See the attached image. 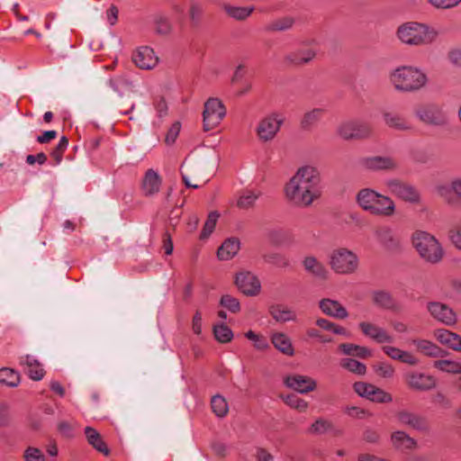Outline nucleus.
<instances>
[{"instance_id": "42", "label": "nucleus", "mask_w": 461, "mask_h": 461, "mask_svg": "<svg viewBox=\"0 0 461 461\" xmlns=\"http://www.w3.org/2000/svg\"><path fill=\"white\" fill-rule=\"evenodd\" d=\"M433 366L442 372L453 375H461V362L452 359H439L433 363Z\"/></svg>"}, {"instance_id": "33", "label": "nucleus", "mask_w": 461, "mask_h": 461, "mask_svg": "<svg viewBox=\"0 0 461 461\" xmlns=\"http://www.w3.org/2000/svg\"><path fill=\"white\" fill-rule=\"evenodd\" d=\"M221 7L227 15L237 21L246 20L255 10L253 6H234L227 3L222 4Z\"/></svg>"}, {"instance_id": "49", "label": "nucleus", "mask_w": 461, "mask_h": 461, "mask_svg": "<svg viewBox=\"0 0 461 461\" xmlns=\"http://www.w3.org/2000/svg\"><path fill=\"white\" fill-rule=\"evenodd\" d=\"M378 198H383L387 202H392L390 198L369 188L362 189L357 194V202H375Z\"/></svg>"}, {"instance_id": "56", "label": "nucleus", "mask_w": 461, "mask_h": 461, "mask_svg": "<svg viewBox=\"0 0 461 461\" xmlns=\"http://www.w3.org/2000/svg\"><path fill=\"white\" fill-rule=\"evenodd\" d=\"M353 387L355 392L358 395L366 397L368 400H371L375 386L371 384H366L365 382H357L354 384Z\"/></svg>"}, {"instance_id": "31", "label": "nucleus", "mask_w": 461, "mask_h": 461, "mask_svg": "<svg viewBox=\"0 0 461 461\" xmlns=\"http://www.w3.org/2000/svg\"><path fill=\"white\" fill-rule=\"evenodd\" d=\"M438 340L455 351L461 352V336L447 330H439L436 333Z\"/></svg>"}, {"instance_id": "64", "label": "nucleus", "mask_w": 461, "mask_h": 461, "mask_svg": "<svg viewBox=\"0 0 461 461\" xmlns=\"http://www.w3.org/2000/svg\"><path fill=\"white\" fill-rule=\"evenodd\" d=\"M448 238L454 246L461 250V226L450 230L448 231Z\"/></svg>"}, {"instance_id": "41", "label": "nucleus", "mask_w": 461, "mask_h": 461, "mask_svg": "<svg viewBox=\"0 0 461 461\" xmlns=\"http://www.w3.org/2000/svg\"><path fill=\"white\" fill-rule=\"evenodd\" d=\"M154 28L157 34L167 36L173 31V23L168 16L158 14L154 18Z\"/></svg>"}, {"instance_id": "20", "label": "nucleus", "mask_w": 461, "mask_h": 461, "mask_svg": "<svg viewBox=\"0 0 461 461\" xmlns=\"http://www.w3.org/2000/svg\"><path fill=\"white\" fill-rule=\"evenodd\" d=\"M382 118L384 124L390 129L399 131H411L413 129L411 122L396 112L384 110L382 112Z\"/></svg>"}, {"instance_id": "57", "label": "nucleus", "mask_w": 461, "mask_h": 461, "mask_svg": "<svg viewBox=\"0 0 461 461\" xmlns=\"http://www.w3.org/2000/svg\"><path fill=\"white\" fill-rule=\"evenodd\" d=\"M68 145V139L65 136L61 137L57 146L51 152V157L55 159L56 164H59L62 160V155Z\"/></svg>"}, {"instance_id": "18", "label": "nucleus", "mask_w": 461, "mask_h": 461, "mask_svg": "<svg viewBox=\"0 0 461 461\" xmlns=\"http://www.w3.org/2000/svg\"><path fill=\"white\" fill-rule=\"evenodd\" d=\"M361 164L365 168L374 171H392L398 167L397 160L390 156L366 157L361 160Z\"/></svg>"}, {"instance_id": "21", "label": "nucleus", "mask_w": 461, "mask_h": 461, "mask_svg": "<svg viewBox=\"0 0 461 461\" xmlns=\"http://www.w3.org/2000/svg\"><path fill=\"white\" fill-rule=\"evenodd\" d=\"M285 383L289 388L300 393H308L314 391L317 387V383L314 379L302 375H289L285 378Z\"/></svg>"}, {"instance_id": "51", "label": "nucleus", "mask_w": 461, "mask_h": 461, "mask_svg": "<svg viewBox=\"0 0 461 461\" xmlns=\"http://www.w3.org/2000/svg\"><path fill=\"white\" fill-rule=\"evenodd\" d=\"M373 369L376 375L383 378H392L394 375L395 369L394 367L385 362H379L373 366Z\"/></svg>"}, {"instance_id": "12", "label": "nucleus", "mask_w": 461, "mask_h": 461, "mask_svg": "<svg viewBox=\"0 0 461 461\" xmlns=\"http://www.w3.org/2000/svg\"><path fill=\"white\" fill-rule=\"evenodd\" d=\"M358 329L362 334L378 344H391L394 337L384 328L371 321H360Z\"/></svg>"}, {"instance_id": "34", "label": "nucleus", "mask_w": 461, "mask_h": 461, "mask_svg": "<svg viewBox=\"0 0 461 461\" xmlns=\"http://www.w3.org/2000/svg\"><path fill=\"white\" fill-rule=\"evenodd\" d=\"M295 23V18L291 15H285L271 21L267 26L268 32H281L291 30Z\"/></svg>"}, {"instance_id": "9", "label": "nucleus", "mask_w": 461, "mask_h": 461, "mask_svg": "<svg viewBox=\"0 0 461 461\" xmlns=\"http://www.w3.org/2000/svg\"><path fill=\"white\" fill-rule=\"evenodd\" d=\"M226 114V108L218 98H209L203 112V130L216 128Z\"/></svg>"}, {"instance_id": "7", "label": "nucleus", "mask_w": 461, "mask_h": 461, "mask_svg": "<svg viewBox=\"0 0 461 461\" xmlns=\"http://www.w3.org/2000/svg\"><path fill=\"white\" fill-rule=\"evenodd\" d=\"M337 132L346 140H366L372 136L373 127L370 123L366 122L348 120L339 123Z\"/></svg>"}, {"instance_id": "25", "label": "nucleus", "mask_w": 461, "mask_h": 461, "mask_svg": "<svg viewBox=\"0 0 461 461\" xmlns=\"http://www.w3.org/2000/svg\"><path fill=\"white\" fill-rule=\"evenodd\" d=\"M411 344L416 348L417 351L426 357H443L447 352L427 339H414Z\"/></svg>"}, {"instance_id": "8", "label": "nucleus", "mask_w": 461, "mask_h": 461, "mask_svg": "<svg viewBox=\"0 0 461 461\" xmlns=\"http://www.w3.org/2000/svg\"><path fill=\"white\" fill-rule=\"evenodd\" d=\"M417 118L425 124L444 126L447 123V116L441 105L429 103L418 105L414 110Z\"/></svg>"}, {"instance_id": "17", "label": "nucleus", "mask_w": 461, "mask_h": 461, "mask_svg": "<svg viewBox=\"0 0 461 461\" xmlns=\"http://www.w3.org/2000/svg\"><path fill=\"white\" fill-rule=\"evenodd\" d=\"M435 192L442 199L449 202L461 201V176H456L447 183H439L435 186Z\"/></svg>"}, {"instance_id": "45", "label": "nucleus", "mask_w": 461, "mask_h": 461, "mask_svg": "<svg viewBox=\"0 0 461 461\" xmlns=\"http://www.w3.org/2000/svg\"><path fill=\"white\" fill-rule=\"evenodd\" d=\"M340 366L357 375H365L366 372V366L365 364L354 359V358H343L340 362Z\"/></svg>"}, {"instance_id": "10", "label": "nucleus", "mask_w": 461, "mask_h": 461, "mask_svg": "<svg viewBox=\"0 0 461 461\" xmlns=\"http://www.w3.org/2000/svg\"><path fill=\"white\" fill-rule=\"evenodd\" d=\"M284 122V117L278 113H272L258 122L257 134L260 140L270 141L279 131Z\"/></svg>"}, {"instance_id": "55", "label": "nucleus", "mask_w": 461, "mask_h": 461, "mask_svg": "<svg viewBox=\"0 0 461 461\" xmlns=\"http://www.w3.org/2000/svg\"><path fill=\"white\" fill-rule=\"evenodd\" d=\"M284 402L293 409L300 411H305L308 408V402L295 394H289L284 398Z\"/></svg>"}, {"instance_id": "4", "label": "nucleus", "mask_w": 461, "mask_h": 461, "mask_svg": "<svg viewBox=\"0 0 461 461\" xmlns=\"http://www.w3.org/2000/svg\"><path fill=\"white\" fill-rule=\"evenodd\" d=\"M412 245L419 255L427 262H439L444 255L443 249L438 240L431 234L417 230L412 234Z\"/></svg>"}, {"instance_id": "54", "label": "nucleus", "mask_w": 461, "mask_h": 461, "mask_svg": "<svg viewBox=\"0 0 461 461\" xmlns=\"http://www.w3.org/2000/svg\"><path fill=\"white\" fill-rule=\"evenodd\" d=\"M220 304L232 313H237L240 311L239 300L230 294L222 295L220 300Z\"/></svg>"}, {"instance_id": "3", "label": "nucleus", "mask_w": 461, "mask_h": 461, "mask_svg": "<svg viewBox=\"0 0 461 461\" xmlns=\"http://www.w3.org/2000/svg\"><path fill=\"white\" fill-rule=\"evenodd\" d=\"M388 82L397 92L413 93L427 85L428 77L415 66H399L389 72Z\"/></svg>"}, {"instance_id": "11", "label": "nucleus", "mask_w": 461, "mask_h": 461, "mask_svg": "<svg viewBox=\"0 0 461 461\" xmlns=\"http://www.w3.org/2000/svg\"><path fill=\"white\" fill-rule=\"evenodd\" d=\"M395 418L402 426H407L423 433L429 431L430 426L427 418L416 412L401 410L395 413Z\"/></svg>"}, {"instance_id": "62", "label": "nucleus", "mask_w": 461, "mask_h": 461, "mask_svg": "<svg viewBox=\"0 0 461 461\" xmlns=\"http://www.w3.org/2000/svg\"><path fill=\"white\" fill-rule=\"evenodd\" d=\"M381 349L384 352V354H385L391 359L399 361L402 352L401 348L391 345H384L382 346Z\"/></svg>"}, {"instance_id": "19", "label": "nucleus", "mask_w": 461, "mask_h": 461, "mask_svg": "<svg viewBox=\"0 0 461 461\" xmlns=\"http://www.w3.org/2000/svg\"><path fill=\"white\" fill-rule=\"evenodd\" d=\"M132 61L140 69H152L158 64V58L151 48L142 46L132 54Z\"/></svg>"}, {"instance_id": "5", "label": "nucleus", "mask_w": 461, "mask_h": 461, "mask_svg": "<svg viewBox=\"0 0 461 461\" xmlns=\"http://www.w3.org/2000/svg\"><path fill=\"white\" fill-rule=\"evenodd\" d=\"M330 266L337 274L350 275L357 270L359 259L355 252L347 248H338L330 252Z\"/></svg>"}, {"instance_id": "44", "label": "nucleus", "mask_w": 461, "mask_h": 461, "mask_svg": "<svg viewBox=\"0 0 461 461\" xmlns=\"http://www.w3.org/2000/svg\"><path fill=\"white\" fill-rule=\"evenodd\" d=\"M20 382V375L14 370L5 367L0 369V383L11 387L18 385Z\"/></svg>"}, {"instance_id": "1", "label": "nucleus", "mask_w": 461, "mask_h": 461, "mask_svg": "<svg viewBox=\"0 0 461 461\" xmlns=\"http://www.w3.org/2000/svg\"><path fill=\"white\" fill-rule=\"evenodd\" d=\"M319 170L310 165L300 167L284 186L285 197L293 202H314L322 197Z\"/></svg>"}, {"instance_id": "24", "label": "nucleus", "mask_w": 461, "mask_h": 461, "mask_svg": "<svg viewBox=\"0 0 461 461\" xmlns=\"http://www.w3.org/2000/svg\"><path fill=\"white\" fill-rule=\"evenodd\" d=\"M187 1V17L192 28L201 26L204 16V5L201 0Z\"/></svg>"}, {"instance_id": "40", "label": "nucleus", "mask_w": 461, "mask_h": 461, "mask_svg": "<svg viewBox=\"0 0 461 461\" xmlns=\"http://www.w3.org/2000/svg\"><path fill=\"white\" fill-rule=\"evenodd\" d=\"M312 50H304L298 52H292L285 57L286 61L295 66H303L309 63L315 57Z\"/></svg>"}, {"instance_id": "43", "label": "nucleus", "mask_w": 461, "mask_h": 461, "mask_svg": "<svg viewBox=\"0 0 461 461\" xmlns=\"http://www.w3.org/2000/svg\"><path fill=\"white\" fill-rule=\"evenodd\" d=\"M270 312L272 317L277 321L285 322L296 319L294 312L282 305L273 306Z\"/></svg>"}, {"instance_id": "47", "label": "nucleus", "mask_w": 461, "mask_h": 461, "mask_svg": "<svg viewBox=\"0 0 461 461\" xmlns=\"http://www.w3.org/2000/svg\"><path fill=\"white\" fill-rule=\"evenodd\" d=\"M212 410L218 417H224L229 411L228 403L221 395H214L211 401Z\"/></svg>"}, {"instance_id": "61", "label": "nucleus", "mask_w": 461, "mask_h": 461, "mask_svg": "<svg viewBox=\"0 0 461 461\" xmlns=\"http://www.w3.org/2000/svg\"><path fill=\"white\" fill-rule=\"evenodd\" d=\"M24 458L27 461H45L41 451L35 447H28L24 452Z\"/></svg>"}, {"instance_id": "52", "label": "nucleus", "mask_w": 461, "mask_h": 461, "mask_svg": "<svg viewBox=\"0 0 461 461\" xmlns=\"http://www.w3.org/2000/svg\"><path fill=\"white\" fill-rule=\"evenodd\" d=\"M219 218V213L216 212H212L209 213L208 218L204 223L203 229L201 232L200 238L202 240L207 239L212 232L213 231L216 222Z\"/></svg>"}, {"instance_id": "2", "label": "nucleus", "mask_w": 461, "mask_h": 461, "mask_svg": "<svg viewBox=\"0 0 461 461\" xmlns=\"http://www.w3.org/2000/svg\"><path fill=\"white\" fill-rule=\"evenodd\" d=\"M439 35L437 28L424 23L406 22L399 25L395 32L396 39L404 45L420 47L430 45Z\"/></svg>"}, {"instance_id": "48", "label": "nucleus", "mask_w": 461, "mask_h": 461, "mask_svg": "<svg viewBox=\"0 0 461 461\" xmlns=\"http://www.w3.org/2000/svg\"><path fill=\"white\" fill-rule=\"evenodd\" d=\"M215 339L221 343L230 342L233 338L231 330L225 324H217L213 327Z\"/></svg>"}, {"instance_id": "29", "label": "nucleus", "mask_w": 461, "mask_h": 461, "mask_svg": "<svg viewBox=\"0 0 461 461\" xmlns=\"http://www.w3.org/2000/svg\"><path fill=\"white\" fill-rule=\"evenodd\" d=\"M240 242L237 238L227 239L218 249L217 256L221 260L231 259L240 250Z\"/></svg>"}, {"instance_id": "35", "label": "nucleus", "mask_w": 461, "mask_h": 461, "mask_svg": "<svg viewBox=\"0 0 461 461\" xmlns=\"http://www.w3.org/2000/svg\"><path fill=\"white\" fill-rule=\"evenodd\" d=\"M372 302L377 307L385 310H395L397 307L396 301L390 293L385 291H375L372 293Z\"/></svg>"}, {"instance_id": "38", "label": "nucleus", "mask_w": 461, "mask_h": 461, "mask_svg": "<svg viewBox=\"0 0 461 461\" xmlns=\"http://www.w3.org/2000/svg\"><path fill=\"white\" fill-rule=\"evenodd\" d=\"M339 349L345 355L356 356L362 358H367L372 356V350L368 348L352 343H342L339 346Z\"/></svg>"}, {"instance_id": "37", "label": "nucleus", "mask_w": 461, "mask_h": 461, "mask_svg": "<svg viewBox=\"0 0 461 461\" xmlns=\"http://www.w3.org/2000/svg\"><path fill=\"white\" fill-rule=\"evenodd\" d=\"M363 210L378 216H390L394 211L393 203H360Z\"/></svg>"}, {"instance_id": "39", "label": "nucleus", "mask_w": 461, "mask_h": 461, "mask_svg": "<svg viewBox=\"0 0 461 461\" xmlns=\"http://www.w3.org/2000/svg\"><path fill=\"white\" fill-rule=\"evenodd\" d=\"M326 110L324 108H313L308 112H306L301 120V127L303 130H310L316 122H318Z\"/></svg>"}, {"instance_id": "26", "label": "nucleus", "mask_w": 461, "mask_h": 461, "mask_svg": "<svg viewBox=\"0 0 461 461\" xmlns=\"http://www.w3.org/2000/svg\"><path fill=\"white\" fill-rule=\"evenodd\" d=\"M161 183L162 180L158 173L152 168L148 169L142 179V191L146 195L151 196L159 191Z\"/></svg>"}, {"instance_id": "28", "label": "nucleus", "mask_w": 461, "mask_h": 461, "mask_svg": "<svg viewBox=\"0 0 461 461\" xmlns=\"http://www.w3.org/2000/svg\"><path fill=\"white\" fill-rule=\"evenodd\" d=\"M20 364L26 367L27 373L32 380L39 381L44 376V370L40 362L32 356L26 355L20 358Z\"/></svg>"}, {"instance_id": "53", "label": "nucleus", "mask_w": 461, "mask_h": 461, "mask_svg": "<svg viewBox=\"0 0 461 461\" xmlns=\"http://www.w3.org/2000/svg\"><path fill=\"white\" fill-rule=\"evenodd\" d=\"M265 261L277 267L285 268L290 266L288 258L280 253H272L264 257Z\"/></svg>"}, {"instance_id": "27", "label": "nucleus", "mask_w": 461, "mask_h": 461, "mask_svg": "<svg viewBox=\"0 0 461 461\" xmlns=\"http://www.w3.org/2000/svg\"><path fill=\"white\" fill-rule=\"evenodd\" d=\"M304 270L319 279H326L329 274L324 265L313 256H307L303 260Z\"/></svg>"}, {"instance_id": "46", "label": "nucleus", "mask_w": 461, "mask_h": 461, "mask_svg": "<svg viewBox=\"0 0 461 461\" xmlns=\"http://www.w3.org/2000/svg\"><path fill=\"white\" fill-rule=\"evenodd\" d=\"M334 429L333 424L322 418L316 420L310 427L309 431L312 434H325L328 432H331Z\"/></svg>"}, {"instance_id": "32", "label": "nucleus", "mask_w": 461, "mask_h": 461, "mask_svg": "<svg viewBox=\"0 0 461 461\" xmlns=\"http://www.w3.org/2000/svg\"><path fill=\"white\" fill-rule=\"evenodd\" d=\"M271 342L274 347L286 356H293L294 353L290 339L282 332H275L271 336Z\"/></svg>"}, {"instance_id": "36", "label": "nucleus", "mask_w": 461, "mask_h": 461, "mask_svg": "<svg viewBox=\"0 0 461 461\" xmlns=\"http://www.w3.org/2000/svg\"><path fill=\"white\" fill-rule=\"evenodd\" d=\"M379 242L387 249H394L399 247L400 240L389 228H380L375 232Z\"/></svg>"}, {"instance_id": "50", "label": "nucleus", "mask_w": 461, "mask_h": 461, "mask_svg": "<svg viewBox=\"0 0 461 461\" xmlns=\"http://www.w3.org/2000/svg\"><path fill=\"white\" fill-rule=\"evenodd\" d=\"M245 337L253 341L254 348L258 350H266L269 348L267 339L261 334H258L253 330H249L245 333Z\"/></svg>"}, {"instance_id": "23", "label": "nucleus", "mask_w": 461, "mask_h": 461, "mask_svg": "<svg viewBox=\"0 0 461 461\" xmlns=\"http://www.w3.org/2000/svg\"><path fill=\"white\" fill-rule=\"evenodd\" d=\"M392 446L399 451L413 450L417 447V441L402 430H397L391 434Z\"/></svg>"}, {"instance_id": "58", "label": "nucleus", "mask_w": 461, "mask_h": 461, "mask_svg": "<svg viewBox=\"0 0 461 461\" xmlns=\"http://www.w3.org/2000/svg\"><path fill=\"white\" fill-rule=\"evenodd\" d=\"M370 401L380 403H388L393 401V397L389 393L375 386L373 393V397Z\"/></svg>"}, {"instance_id": "16", "label": "nucleus", "mask_w": 461, "mask_h": 461, "mask_svg": "<svg viewBox=\"0 0 461 461\" xmlns=\"http://www.w3.org/2000/svg\"><path fill=\"white\" fill-rule=\"evenodd\" d=\"M235 284L239 290L246 295L254 296L260 292V282L252 273L241 271L236 275Z\"/></svg>"}, {"instance_id": "22", "label": "nucleus", "mask_w": 461, "mask_h": 461, "mask_svg": "<svg viewBox=\"0 0 461 461\" xmlns=\"http://www.w3.org/2000/svg\"><path fill=\"white\" fill-rule=\"evenodd\" d=\"M319 308L327 316L337 320H344L348 317V310L337 300L323 298L319 301Z\"/></svg>"}, {"instance_id": "30", "label": "nucleus", "mask_w": 461, "mask_h": 461, "mask_svg": "<svg viewBox=\"0 0 461 461\" xmlns=\"http://www.w3.org/2000/svg\"><path fill=\"white\" fill-rule=\"evenodd\" d=\"M85 435L87 439V442L98 452L104 454V456H108L110 454V449L106 446L105 442L103 440L100 433L92 427L85 428Z\"/></svg>"}, {"instance_id": "15", "label": "nucleus", "mask_w": 461, "mask_h": 461, "mask_svg": "<svg viewBox=\"0 0 461 461\" xmlns=\"http://www.w3.org/2000/svg\"><path fill=\"white\" fill-rule=\"evenodd\" d=\"M427 311L433 319L445 325L452 326L456 322V312L446 303L429 302L427 303Z\"/></svg>"}, {"instance_id": "14", "label": "nucleus", "mask_w": 461, "mask_h": 461, "mask_svg": "<svg viewBox=\"0 0 461 461\" xmlns=\"http://www.w3.org/2000/svg\"><path fill=\"white\" fill-rule=\"evenodd\" d=\"M404 381L407 386L415 391H429L437 386V379L424 373L410 371L404 375Z\"/></svg>"}, {"instance_id": "60", "label": "nucleus", "mask_w": 461, "mask_h": 461, "mask_svg": "<svg viewBox=\"0 0 461 461\" xmlns=\"http://www.w3.org/2000/svg\"><path fill=\"white\" fill-rule=\"evenodd\" d=\"M399 362L412 366H418L420 364V360L416 356H414L411 352L403 349H402Z\"/></svg>"}, {"instance_id": "13", "label": "nucleus", "mask_w": 461, "mask_h": 461, "mask_svg": "<svg viewBox=\"0 0 461 461\" xmlns=\"http://www.w3.org/2000/svg\"><path fill=\"white\" fill-rule=\"evenodd\" d=\"M389 192L395 198L404 202H419L421 199L420 192L411 185L401 180H391L387 183Z\"/></svg>"}, {"instance_id": "59", "label": "nucleus", "mask_w": 461, "mask_h": 461, "mask_svg": "<svg viewBox=\"0 0 461 461\" xmlns=\"http://www.w3.org/2000/svg\"><path fill=\"white\" fill-rule=\"evenodd\" d=\"M428 2L438 9H450L461 3V0H428Z\"/></svg>"}, {"instance_id": "6", "label": "nucleus", "mask_w": 461, "mask_h": 461, "mask_svg": "<svg viewBox=\"0 0 461 461\" xmlns=\"http://www.w3.org/2000/svg\"><path fill=\"white\" fill-rule=\"evenodd\" d=\"M205 163L197 160H185L181 166L183 182L187 187L198 188L208 179Z\"/></svg>"}, {"instance_id": "63", "label": "nucleus", "mask_w": 461, "mask_h": 461, "mask_svg": "<svg viewBox=\"0 0 461 461\" xmlns=\"http://www.w3.org/2000/svg\"><path fill=\"white\" fill-rule=\"evenodd\" d=\"M180 128H181V125H180V122H175L171 126V128L168 130V131L166 135L165 141L167 144L170 145L176 141V140L179 134Z\"/></svg>"}]
</instances>
